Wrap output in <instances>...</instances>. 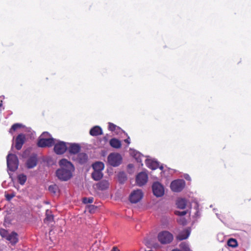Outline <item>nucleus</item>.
<instances>
[{
    "mask_svg": "<svg viewBox=\"0 0 251 251\" xmlns=\"http://www.w3.org/2000/svg\"><path fill=\"white\" fill-rule=\"evenodd\" d=\"M12 244L15 245L18 241V234L16 232L13 231L9 234L7 239Z\"/></svg>",
    "mask_w": 251,
    "mask_h": 251,
    "instance_id": "obj_15",
    "label": "nucleus"
},
{
    "mask_svg": "<svg viewBox=\"0 0 251 251\" xmlns=\"http://www.w3.org/2000/svg\"><path fill=\"white\" fill-rule=\"evenodd\" d=\"M90 134L93 136L101 135L103 134L101 128L98 126L93 127L90 130Z\"/></svg>",
    "mask_w": 251,
    "mask_h": 251,
    "instance_id": "obj_14",
    "label": "nucleus"
},
{
    "mask_svg": "<svg viewBox=\"0 0 251 251\" xmlns=\"http://www.w3.org/2000/svg\"><path fill=\"white\" fill-rule=\"evenodd\" d=\"M148 180V175L145 172H141L136 176V181L137 185L139 186H142L146 184Z\"/></svg>",
    "mask_w": 251,
    "mask_h": 251,
    "instance_id": "obj_10",
    "label": "nucleus"
},
{
    "mask_svg": "<svg viewBox=\"0 0 251 251\" xmlns=\"http://www.w3.org/2000/svg\"><path fill=\"white\" fill-rule=\"evenodd\" d=\"M172 251H180L178 249H174Z\"/></svg>",
    "mask_w": 251,
    "mask_h": 251,
    "instance_id": "obj_43",
    "label": "nucleus"
},
{
    "mask_svg": "<svg viewBox=\"0 0 251 251\" xmlns=\"http://www.w3.org/2000/svg\"><path fill=\"white\" fill-rule=\"evenodd\" d=\"M54 152L57 154H62L67 150V147L66 143L63 141H59L53 145Z\"/></svg>",
    "mask_w": 251,
    "mask_h": 251,
    "instance_id": "obj_9",
    "label": "nucleus"
},
{
    "mask_svg": "<svg viewBox=\"0 0 251 251\" xmlns=\"http://www.w3.org/2000/svg\"><path fill=\"white\" fill-rule=\"evenodd\" d=\"M160 170H163V166H160Z\"/></svg>",
    "mask_w": 251,
    "mask_h": 251,
    "instance_id": "obj_45",
    "label": "nucleus"
},
{
    "mask_svg": "<svg viewBox=\"0 0 251 251\" xmlns=\"http://www.w3.org/2000/svg\"><path fill=\"white\" fill-rule=\"evenodd\" d=\"M177 223L181 225L184 226L186 224L187 221L185 218L180 217L176 220Z\"/></svg>",
    "mask_w": 251,
    "mask_h": 251,
    "instance_id": "obj_32",
    "label": "nucleus"
},
{
    "mask_svg": "<svg viewBox=\"0 0 251 251\" xmlns=\"http://www.w3.org/2000/svg\"><path fill=\"white\" fill-rule=\"evenodd\" d=\"M158 240L162 244L170 243L173 240V235L168 231H163L158 234Z\"/></svg>",
    "mask_w": 251,
    "mask_h": 251,
    "instance_id": "obj_3",
    "label": "nucleus"
},
{
    "mask_svg": "<svg viewBox=\"0 0 251 251\" xmlns=\"http://www.w3.org/2000/svg\"><path fill=\"white\" fill-rule=\"evenodd\" d=\"M136 159H137L138 162H141V158H136Z\"/></svg>",
    "mask_w": 251,
    "mask_h": 251,
    "instance_id": "obj_41",
    "label": "nucleus"
},
{
    "mask_svg": "<svg viewBox=\"0 0 251 251\" xmlns=\"http://www.w3.org/2000/svg\"><path fill=\"white\" fill-rule=\"evenodd\" d=\"M227 245L232 248H235L238 245L237 241L235 239L230 238L227 241Z\"/></svg>",
    "mask_w": 251,
    "mask_h": 251,
    "instance_id": "obj_28",
    "label": "nucleus"
},
{
    "mask_svg": "<svg viewBox=\"0 0 251 251\" xmlns=\"http://www.w3.org/2000/svg\"><path fill=\"white\" fill-rule=\"evenodd\" d=\"M51 138V135L48 132H44L40 136L39 138Z\"/></svg>",
    "mask_w": 251,
    "mask_h": 251,
    "instance_id": "obj_35",
    "label": "nucleus"
},
{
    "mask_svg": "<svg viewBox=\"0 0 251 251\" xmlns=\"http://www.w3.org/2000/svg\"><path fill=\"white\" fill-rule=\"evenodd\" d=\"M108 129L111 131H115L118 132V131L120 130L121 128L114 125L113 123H108Z\"/></svg>",
    "mask_w": 251,
    "mask_h": 251,
    "instance_id": "obj_26",
    "label": "nucleus"
},
{
    "mask_svg": "<svg viewBox=\"0 0 251 251\" xmlns=\"http://www.w3.org/2000/svg\"><path fill=\"white\" fill-rule=\"evenodd\" d=\"M109 144L112 147L115 149L120 148L122 145L121 141L116 138L111 139L109 141Z\"/></svg>",
    "mask_w": 251,
    "mask_h": 251,
    "instance_id": "obj_19",
    "label": "nucleus"
},
{
    "mask_svg": "<svg viewBox=\"0 0 251 251\" xmlns=\"http://www.w3.org/2000/svg\"><path fill=\"white\" fill-rule=\"evenodd\" d=\"M111 251H119V250L117 247H114Z\"/></svg>",
    "mask_w": 251,
    "mask_h": 251,
    "instance_id": "obj_40",
    "label": "nucleus"
},
{
    "mask_svg": "<svg viewBox=\"0 0 251 251\" xmlns=\"http://www.w3.org/2000/svg\"><path fill=\"white\" fill-rule=\"evenodd\" d=\"M69 151L71 154L75 156L80 150V146L76 144H72L69 148Z\"/></svg>",
    "mask_w": 251,
    "mask_h": 251,
    "instance_id": "obj_13",
    "label": "nucleus"
},
{
    "mask_svg": "<svg viewBox=\"0 0 251 251\" xmlns=\"http://www.w3.org/2000/svg\"><path fill=\"white\" fill-rule=\"evenodd\" d=\"M152 189L153 194L157 197H162L164 194V187L158 182H155L153 183Z\"/></svg>",
    "mask_w": 251,
    "mask_h": 251,
    "instance_id": "obj_7",
    "label": "nucleus"
},
{
    "mask_svg": "<svg viewBox=\"0 0 251 251\" xmlns=\"http://www.w3.org/2000/svg\"><path fill=\"white\" fill-rule=\"evenodd\" d=\"M55 143V139L53 138H39L37 146L41 148L51 147Z\"/></svg>",
    "mask_w": 251,
    "mask_h": 251,
    "instance_id": "obj_6",
    "label": "nucleus"
},
{
    "mask_svg": "<svg viewBox=\"0 0 251 251\" xmlns=\"http://www.w3.org/2000/svg\"><path fill=\"white\" fill-rule=\"evenodd\" d=\"M133 167V166L132 164H130L128 165V168H132Z\"/></svg>",
    "mask_w": 251,
    "mask_h": 251,
    "instance_id": "obj_42",
    "label": "nucleus"
},
{
    "mask_svg": "<svg viewBox=\"0 0 251 251\" xmlns=\"http://www.w3.org/2000/svg\"><path fill=\"white\" fill-rule=\"evenodd\" d=\"M22 125L20 124H15L12 125L11 128L10 129V132H11L12 130L15 131L16 129H17L19 128H21L22 127Z\"/></svg>",
    "mask_w": 251,
    "mask_h": 251,
    "instance_id": "obj_33",
    "label": "nucleus"
},
{
    "mask_svg": "<svg viewBox=\"0 0 251 251\" xmlns=\"http://www.w3.org/2000/svg\"><path fill=\"white\" fill-rule=\"evenodd\" d=\"M187 211H176L175 212V214L176 215L180 216H183L186 214Z\"/></svg>",
    "mask_w": 251,
    "mask_h": 251,
    "instance_id": "obj_37",
    "label": "nucleus"
},
{
    "mask_svg": "<svg viewBox=\"0 0 251 251\" xmlns=\"http://www.w3.org/2000/svg\"><path fill=\"white\" fill-rule=\"evenodd\" d=\"M190 233V232L188 229H185L176 236V239L179 241L186 239L189 237Z\"/></svg>",
    "mask_w": 251,
    "mask_h": 251,
    "instance_id": "obj_16",
    "label": "nucleus"
},
{
    "mask_svg": "<svg viewBox=\"0 0 251 251\" xmlns=\"http://www.w3.org/2000/svg\"><path fill=\"white\" fill-rule=\"evenodd\" d=\"M122 157L118 153H111L107 157L108 163L112 166H118L122 162Z\"/></svg>",
    "mask_w": 251,
    "mask_h": 251,
    "instance_id": "obj_4",
    "label": "nucleus"
},
{
    "mask_svg": "<svg viewBox=\"0 0 251 251\" xmlns=\"http://www.w3.org/2000/svg\"><path fill=\"white\" fill-rule=\"evenodd\" d=\"M0 235L2 238H4L6 239L9 235V233L7 230L3 228H0Z\"/></svg>",
    "mask_w": 251,
    "mask_h": 251,
    "instance_id": "obj_30",
    "label": "nucleus"
},
{
    "mask_svg": "<svg viewBox=\"0 0 251 251\" xmlns=\"http://www.w3.org/2000/svg\"><path fill=\"white\" fill-rule=\"evenodd\" d=\"M58 190V187L56 184H52L49 187V191L53 194H55Z\"/></svg>",
    "mask_w": 251,
    "mask_h": 251,
    "instance_id": "obj_27",
    "label": "nucleus"
},
{
    "mask_svg": "<svg viewBox=\"0 0 251 251\" xmlns=\"http://www.w3.org/2000/svg\"><path fill=\"white\" fill-rule=\"evenodd\" d=\"M18 159L14 154H8L7 156V165L8 169L11 171H15L18 167Z\"/></svg>",
    "mask_w": 251,
    "mask_h": 251,
    "instance_id": "obj_2",
    "label": "nucleus"
},
{
    "mask_svg": "<svg viewBox=\"0 0 251 251\" xmlns=\"http://www.w3.org/2000/svg\"><path fill=\"white\" fill-rule=\"evenodd\" d=\"M37 159L35 156L30 157L26 162V166L28 168H33L37 165Z\"/></svg>",
    "mask_w": 251,
    "mask_h": 251,
    "instance_id": "obj_17",
    "label": "nucleus"
},
{
    "mask_svg": "<svg viewBox=\"0 0 251 251\" xmlns=\"http://www.w3.org/2000/svg\"><path fill=\"white\" fill-rule=\"evenodd\" d=\"M97 187L99 190H104L107 189L109 187V182L108 181L103 180L100 181L97 184Z\"/></svg>",
    "mask_w": 251,
    "mask_h": 251,
    "instance_id": "obj_18",
    "label": "nucleus"
},
{
    "mask_svg": "<svg viewBox=\"0 0 251 251\" xmlns=\"http://www.w3.org/2000/svg\"><path fill=\"white\" fill-rule=\"evenodd\" d=\"M15 196V194L14 193H12L11 194H5V199L8 201H10Z\"/></svg>",
    "mask_w": 251,
    "mask_h": 251,
    "instance_id": "obj_34",
    "label": "nucleus"
},
{
    "mask_svg": "<svg viewBox=\"0 0 251 251\" xmlns=\"http://www.w3.org/2000/svg\"><path fill=\"white\" fill-rule=\"evenodd\" d=\"M72 159L80 164H84L86 162L88 156L85 153L81 152L77 153L75 156H73Z\"/></svg>",
    "mask_w": 251,
    "mask_h": 251,
    "instance_id": "obj_12",
    "label": "nucleus"
},
{
    "mask_svg": "<svg viewBox=\"0 0 251 251\" xmlns=\"http://www.w3.org/2000/svg\"><path fill=\"white\" fill-rule=\"evenodd\" d=\"M179 247L182 251H191L189 246L185 242H182L179 245Z\"/></svg>",
    "mask_w": 251,
    "mask_h": 251,
    "instance_id": "obj_29",
    "label": "nucleus"
},
{
    "mask_svg": "<svg viewBox=\"0 0 251 251\" xmlns=\"http://www.w3.org/2000/svg\"><path fill=\"white\" fill-rule=\"evenodd\" d=\"M2 105V101H1L0 103V107H1Z\"/></svg>",
    "mask_w": 251,
    "mask_h": 251,
    "instance_id": "obj_44",
    "label": "nucleus"
},
{
    "mask_svg": "<svg viewBox=\"0 0 251 251\" xmlns=\"http://www.w3.org/2000/svg\"><path fill=\"white\" fill-rule=\"evenodd\" d=\"M198 213H199V211H197V213H196V214H198Z\"/></svg>",
    "mask_w": 251,
    "mask_h": 251,
    "instance_id": "obj_46",
    "label": "nucleus"
},
{
    "mask_svg": "<svg viewBox=\"0 0 251 251\" xmlns=\"http://www.w3.org/2000/svg\"><path fill=\"white\" fill-rule=\"evenodd\" d=\"M103 176V174L101 171H94L92 173V178L96 180H100Z\"/></svg>",
    "mask_w": 251,
    "mask_h": 251,
    "instance_id": "obj_21",
    "label": "nucleus"
},
{
    "mask_svg": "<svg viewBox=\"0 0 251 251\" xmlns=\"http://www.w3.org/2000/svg\"><path fill=\"white\" fill-rule=\"evenodd\" d=\"M53 220V216L52 215H48L47 214V216L44 220V222H50Z\"/></svg>",
    "mask_w": 251,
    "mask_h": 251,
    "instance_id": "obj_36",
    "label": "nucleus"
},
{
    "mask_svg": "<svg viewBox=\"0 0 251 251\" xmlns=\"http://www.w3.org/2000/svg\"><path fill=\"white\" fill-rule=\"evenodd\" d=\"M125 142L127 144H129L130 143L129 141V137H128L127 139H125L124 140Z\"/></svg>",
    "mask_w": 251,
    "mask_h": 251,
    "instance_id": "obj_39",
    "label": "nucleus"
},
{
    "mask_svg": "<svg viewBox=\"0 0 251 251\" xmlns=\"http://www.w3.org/2000/svg\"><path fill=\"white\" fill-rule=\"evenodd\" d=\"M185 182L183 179H177L173 181L171 183V188L174 192L181 191L184 188Z\"/></svg>",
    "mask_w": 251,
    "mask_h": 251,
    "instance_id": "obj_5",
    "label": "nucleus"
},
{
    "mask_svg": "<svg viewBox=\"0 0 251 251\" xmlns=\"http://www.w3.org/2000/svg\"><path fill=\"white\" fill-rule=\"evenodd\" d=\"M18 182L21 185H24L26 181V176L24 174H20L17 176Z\"/></svg>",
    "mask_w": 251,
    "mask_h": 251,
    "instance_id": "obj_24",
    "label": "nucleus"
},
{
    "mask_svg": "<svg viewBox=\"0 0 251 251\" xmlns=\"http://www.w3.org/2000/svg\"><path fill=\"white\" fill-rule=\"evenodd\" d=\"M90 208V212H91L92 210H94L96 208V207H95L94 205H91L89 206Z\"/></svg>",
    "mask_w": 251,
    "mask_h": 251,
    "instance_id": "obj_38",
    "label": "nucleus"
},
{
    "mask_svg": "<svg viewBox=\"0 0 251 251\" xmlns=\"http://www.w3.org/2000/svg\"><path fill=\"white\" fill-rule=\"evenodd\" d=\"M147 165L152 170H155L159 167V164L158 162L153 160H148L147 161Z\"/></svg>",
    "mask_w": 251,
    "mask_h": 251,
    "instance_id": "obj_20",
    "label": "nucleus"
},
{
    "mask_svg": "<svg viewBox=\"0 0 251 251\" xmlns=\"http://www.w3.org/2000/svg\"><path fill=\"white\" fill-rule=\"evenodd\" d=\"M59 165L60 168L58 169L55 173L57 178L61 181H67L70 179L75 170L73 164L66 159H62L59 161Z\"/></svg>",
    "mask_w": 251,
    "mask_h": 251,
    "instance_id": "obj_1",
    "label": "nucleus"
},
{
    "mask_svg": "<svg viewBox=\"0 0 251 251\" xmlns=\"http://www.w3.org/2000/svg\"><path fill=\"white\" fill-rule=\"evenodd\" d=\"M94 198L92 197L90 198H83L82 199V202L85 204L91 203L93 202Z\"/></svg>",
    "mask_w": 251,
    "mask_h": 251,
    "instance_id": "obj_31",
    "label": "nucleus"
},
{
    "mask_svg": "<svg viewBox=\"0 0 251 251\" xmlns=\"http://www.w3.org/2000/svg\"><path fill=\"white\" fill-rule=\"evenodd\" d=\"M176 204L178 208L183 209L186 207L187 201L184 199H180L177 201Z\"/></svg>",
    "mask_w": 251,
    "mask_h": 251,
    "instance_id": "obj_23",
    "label": "nucleus"
},
{
    "mask_svg": "<svg viewBox=\"0 0 251 251\" xmlns=\"http://www.w3.org/2000/svg\"><path fill=\"white\" fill-rule=\"evenodd\" d=\"M104 167V164L100 162H97L93 164L94 171H102Z\"/></svg>",
    "mask_w": 251,
    "mask_h": 251,
    "instance_id": "obj_22",
    "label": "nucleus"
},
{
    "mask_svg": "<svg viewBox=\"0 0 251 251\" xmlns=\"http://www.w3.org/2000/svg\"><path fill=\"white\" fill-rule=\"evenodd\" d=\"M143 196V194L141 190H134L131 193L129 196V200L131 202L136 203L142 199Z\"/></svg>",
    "mask_w": 251,
    "mask_h": 251,
    "instance_id": "obj_8",
    "label": "nucleus"
},
{
    "mask_svg": "<svg viewBox=\"0 0 251 251\" xmlns=\"http://www.w3.org/2000/svg\"><path fill=\"white\" fill-rule=\"evenodd\" d=\"M118 177L119 181L121 183H123L124 182H125L127 179L126 175L124 172L119 173Z\"/></svg>",
    "mask_w": 251,
    "mask_h": 251,
    "instance_id": "obj_25",
    "label": "nucleus"
},
{
    "mask_svg": "<svg viewBox=\"0 0 251 251\" xmlns=\"http://www.w3.org/2000/svg\"><path fill=\"white\" fill-rule=\"evenodd\" d=\"M25 141V136L24 134H19L15 141V148L17 150H20Z\"/></svg>",
    "mask_w": 251,
    "mask_h": 251,
    "instance_id": "obj_11",
    "label": "nucleus"
}]
</instances>
